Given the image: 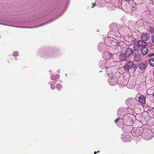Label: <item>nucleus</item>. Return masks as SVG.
Masks as SVG:
<instances>
[{
    "label": "nucleus",
    "mask_w": 154,
    "mask_h": 154,
    "mask_svg": "<svg viewBox=\"0 0 154 154\" xmlns=\"http://www.w3.org/2000/svg\"><path fill=\"white\" fill-rule=\"evenodd\" d=\"M117 74L116 73L115 75H111L110 77L111 78H109L108 80V82L110 85H114L116 84L117 82V76H116Z\"/></svg>",
    "instance_id": "f257e3e1"
},
{
    "label": "nucleus",
    "mask_w": 154,
    "mask_h": 154,
    "mask_svg": "<svg viewBox=\"0 0 154 154\" xmlns=\"http://www.w3.org/2000/svg\"><path fill=\"white\" fill-rule=\"evenodd\" d=\"M144 136L143 138L146 140H151L153 137V133L151 130H148L145 133L144 132Z\"/></svg>",
    "instance_id": "f03ea898"
},
{
    "label": "nucleus",
    "mask_w": 154,
    "mask_h": 154,
    "mask_svg": "<svg viewBox=\"0 0 154 154\" xmlns=\"http://www.w3.org/2000/svg\"><path fill=\"white\" fill-rule=\"evenodd\" d=\"M133 63L130 61L128 63L122 67L125 72L128 71L133 66Z\"/></svg>",
    "instance_id": "7ed1b4c3"
},
{
    "label": "nucleus",
    "mask_w": 154,
    "mask_h": 154,
    "mask_svg": "<svg viewBox=\"0 0 154 154\" xmlns=\"http://www.w3.org/2000/svg\"><path fill=\"white\" fill-rule=\"evenodd\" d=\"M147 66V63L143 62L140 63L138 65L139 68L142 70H145Z\"/></svg>",
    "instance_id": "20e7f679"
},
{
    "label": "nucleus",
    "mask_w": 154,
    "mask_h": 154,
    "mask_svg": "<svg viewBox=\"0 0 154 154\" xmlns=\"http://www.w3.org/2000/svg\"><path fill=\"white\" fill-rule=\"evenodd\" d=\"M135 100L134 98H129L128 99L125 101L127 105L131 106L134 105Z\"/></svg>",
    "instance_id": "39448f33"
},
{
    "label": "nucleus",
    "mask_w": 154,
    "mask_h": 154,
    "mask_svg": "<svg viewBox=\"0 0 154 154\" xmlns=\"http://www.w3.org/2000/svg\"><path fill=\"white\" fill-rule=\"evenodd\" d=\"M134 53V51L131 48H128L125 50V54L128 56V57L132 54Z\"/></svg>",
    "instance_id": "423d86ee"
},
{
    "label": "nucleus",
    "mask_w": 154,
    "mask_h": 154,
    "mask_svg": "<svg viewBox=\"0 0 154 154\" xmlns=\"http://www.w3.org/2000/svg\"><path fill=\"white\" fill-rule=\"evenodd\" d=\"M140 37L142 40L144 42L148 40L149 38V37L148 34L146 33H143L142 34Z\"/></svg>",
    "instance_id": "0eeeda50"
},
{
    "label": "nucleus",
    "mask_w": 154,
    "mask_h": 154,
    "mask_svg": "<svg viewBox=\"0 0 154 154\" xmlns=\"http://www.w3.org/2000/svg\"><path fill=\"white\" fill-rule=\"evenodd\" d=\"M142 54L143 55H146L148 52V49L146 46H143L141 49Z\"/></svg>",
    "instance_id": "6e6552de"
},
{
    "label": "nucleus",
    "mask_w": 154,
    "mask_h": 154,
    "mask_svg": "<svg viewBox=\"0 0 154 154\" xmlns=\"http://www.w3.org/2000/svg\"><path fill=\"white\" fill-rule=\"evenodd\" d=\"M112 69V67H109L106 68V74L107 75L110 77H111V76L113 75Z\"/></svg>",
    "instance_id": "1a4fd4ad"
},
{
    "label": "nucleus",
    "mask_w": 154,
    "mask_h": 154,
    "mask_svg": "<svg viewBox=\"0 0 154 154\" xmlns=\"http://www.w3.org/2000/svg\"><path fill=\"white\" fill-rule=\"evenodd\" d=\"M104 44L101 43H100L98 46V50L101 52L105 50V47Z\"/></svg>",
    "instance_id": "9d476101"
},
{
    "label": "nucleus",
    "mask_w": 154,
    "mask_h": 154,
    "mask_svg": "<svg viewBox=\"0 0 154 154\" xmlns=\"http://www.w3.org/2000/svg\"><path fill=\"white\" fill-rule=\"evenodd\" d=\"M138 101L140 104H144L145 102V98L143 95H141L138 97Z\"/></svg>",
    "instance_id": "9b49d317"
},
{
    "label": "nucleus",
    "mask_w": 154,
    "mask_h": 154,
    "mask_svg": "<svg viewBox=\"0 0 154 154\" xmlns=\"http://www.w3.org/2000/svg\"><path fill=\"white\" fill-rule=\"evenodd\" d=\"M134 59L135 62H138L141 61V58L140 55L139 54H135L134 56Z\"/></svg>",
    "instance_id": "f8f14e48"
},
{
    "label": "nucleus",
    "mask_w": 154,
    "mask_h": 154,
    "mask_svg": "<svg viewBox=\"0 0 154 154\" xmlns=\"http://www.w3.org/2000/svg\"><path fill=\"white\" fill-rule=\"evenodd\" d=\"M128 57L127 55L124 54H121L119 56L120 59L122 61L125 60H127Z\"/></svg>",
    "instance_id": "ddd939ff"
},
{
    "label": "nucleus",
    "mask_w": 154,
    "mask_h": 154,
    "mask_svg": "<svg viewBox=\"0 0 154 154\" xmlns=\"http://www.w3.org/2000/svg\"><path fill=\"white\" fill-rule=\"evenodd\" d=\"M115 122L118 125L121 124L123 123L122 118H118L115 121Z\"/></svg>",
    "instance_id": "4468645a"
},
{
    "label": "nucleus",
    "mask_w": 154,
    "mask_h": 154,
    "mask_svg": "<svg viewBox=\"0 0 154 154\" xmlns=\"http://www.w3.org/2000/svg\"><path fill=\"white\" fill-rule=\"evenodd\" d=\"M146 43L143 40H140L137 42V44L139 46L142 47L145 46L144 45Z\"/></svg>",
    "instance_id": "2eb2a0df"
},
{
    "label": "nucleus",
    "mask_w": 154,
    "mask_h": 154,
    "mask_svg": "<svg viewBox=\"0 0 154 154\" xmlns=\"http://www.w3.org/2000/svg\"><path fill=\"white\" fill-rule=\"evenodd\" d=\"M149 63L150 66H154V58L152 57L150 58L149 60Z\"/></svg>",
    "instance_id": "dca6fc26"
},
{
    "label": "nucleus",
    "mask_w": 154,
    "mask_h": 154,
    "mask_svg": "<svg viewBox=\"0 0 154 154\" xmlns=\"http://www.w3.org/2000/svg\"><path fill=\"white\" fill-rule=\"evenodd\" d=\"M123 112V111L122 110V109L121 108H119L118 110L117 114L118 115H122V113Z\"/></svg>",
    "instance_id": "f3484780"
},
{
    "label": "nucleus",
    "mask_w": 154,
    "mask_h": 154,
    "mask_svg": "<svg viewBox=\"0 0 154 154\" xmlns=\"http://www.w3.org/2000/svg\"><path fill=\"white\" fill-rule=\"evenodd\" d=\"M56 87L57 89L59 90L62 88V85L60 84H57L56 85Z\"/></svg>",
    "instance_id": "a211bd4d"
},
{
    "label": "nucleus",
    "mask_w": 154,
    "mask_h": 154,
    "mask_svg": "<svg viewBox=\"0 0 154 154\" xmlns=\"http://www.w3.org/2000/svg\"><path fill=\"white\" fill-rule=\"evenodd\" d=\"M149 31L151 33H154V29L151 26H150L149 27Z\"/></svg>",
    "instance_id": "6ab92c4d"
},
{
    "label": "nucleus",
    "mask_w": 154,
    "mask_h": 154,
    "mask_svg": "<svg viewBox=\"0 0 154 154\" xmlns=\"http://www.w3.org/2000/svg\"><path fill=\"white\" fill-rule=\"evenodd\" d=\"M110 54L108 52H105L102 54V56L103 57H104V56L106 55L109 56Z\"/></svg>",
    "instance_id": "aec40b11"
},
{
    "label": "nucleus",
    "mask_w": 154,
    "mask_h": 154,
    "mask_svg": "<svg viewBox=\"0 0 154 154\" xmlns=\"http://www.w3.org/2000/svg\"><path fill=\"white\" fill-rule=\"evenodd\" d=\"M18 55V53L17 52V51H15V52H14V53H13V56L15 57L17 56Z\"/></svg>",
    "instance_id": "412c9836"
},
{
    "label": "nucleus",
    "mask_w": 154,
    "mask_h": 154,
    "mask_svg": "<svg viewBox=\"0 0 154 154\" xmlns=\"http://www.w3.org/2000/svg\"><path fill=\"white\" fill-rule=\"evenodd\" d=\"M51 88L53 90H54L55 88V85H54L51 84Z\"/></svg>",
    "instance_id": "4be33fe9"
},
{
    "label": "nucleus",
    "mask_w": 154,
    "mask_h": 154,
    "mask_svg": "<svg viewBox=\"0 0 154 154\" xmlns=\"http://www.w3.org/2000/svg\"><path fill=\"white\" fill-rule=\"evenodd\" d=\"M102 61H100L99 63V65L101 67H103V65H102Z\"/></svg>",
    "instance_id": "5701e85b"
},
{
    "label": "nucleus",
    "mask_w": 154,
    "mask_h": 154,
    "mask_svg": "<svg viewBox=\"0 0 154 154\" xmlns=\"http://www.w3.org/2000/svg\"><path fill=\"white\" fill-rule=\"evenodd\" d=\"M151 40L152 42L154 43V35L152 37Z\"/></svg>",
    "instance_id": "b1692460"
},
{
    "label": "nucleus",
    "mask_w": 154,
    "mask_h": 154,
    "mask_svg": "<svg viewBox=\"0 0 154 154\" xmlns=\"http://www.w3.org/2000/svg\"><path fill=\"white\" fill-rule=\"evenodd\" d=\"M51 79L52 80H54L55 79L54 75H51Z\"/></svg>",
    "instance_id": "393cba45"
},
{
    "label": "nucleus",
    "mask_w": 154,
    "mask_h": 154,
    "mask_svg": "<svg viewBox=\"0 0 154 154\" xmlns=\"http://www.w3.org/2000/svg\"><path fill=\"white\" fill-rule=\"evenodd\" d=\"M55 77L57 79H59L60 77V75L58 74H57L55 75Z\"/></svg>",
    "instance_id": "a878e982"
},
{
    "label": "nucleus",
    "mask_w": 154,
    "mask_h": 154,
    "mask_svg": "<svg viewBox=\"0 0 154 154\" xmlns=\"http://www.w3.org/2000/svg\"><path fill=\"white\" fill-rule=\"evenodd\" d=\"M116 24L115 23L111 24L109 25V27L110 28L111 27H112L113 25H114Z\"/></svg>",
    "instance_id": "bb28decb"
},
{
    "label": "nucleus",
    "mask_w": 154,
    "mask_h": 154,
    "mask_svg": "<svg viewBox=\"0 0 154 154\" xmlns=\"http://www.w3.org/2000/svg\"><path fill=\"white\" fill-rule=\"evenodd\" d=\"M154 55V54H148V56H149L151 57V56H153Z\"/></svg>",
    "instance_id": "cd10ccee"
},
{
    "label": "nucleus",
    "mask_w": 154,
    "mask_h": 154,
    "mask_svg": "<svg viewBox=\"0 0 154 154\" xmlns=\"http://www.w3.org/2000/svg\"><path fill=\"white\" fill-rule=\"evenodd\" d=\"M96 5V4L94 3H93L92 4V6L91 7L92 8H93Z\"/></svg>",
    "instance_id": "c85d7f7f"
},
{
    "label": "nucleus",
    "mask_w": 154,
    "mask_h": 154,
    "mask_svg": "<svg viewBox=\"0 0 154 154\" xmlns=\"http://www.w3.org/2000/svg\"><path fill=\"white\" fill-rule=\"evenodd\" d=\"M52 83H53V82L52 81H51L49 82V83L51 85L52 84Z\"/></svg>",
    "instance_id": "c756f323"
},
{
    "label": "nucleus",
    "mask_w": 154,
    "mask_h": 154,
    "mask_svg": "<svg viewBox=\"0 0 154 154\" xmlns=\"http://www.w3.org/2000/svg\"><path fill=\"white\" fill-rule=\"evenodd\" d=\"M100 152V151H98L97 152L95 151L94 152V154H96L97 152Z\"/></svg>",
    "instance_id": "7c9ffc66"
},
{
    "label": "nucleus",
    "mask_w": 154,
    "mask_h": 154,
    "mask_svg": "<svg viewBox=\"0 0 154 154\" xmlns=\"http://www.w3.org/2000/svg\"><path fill=\"white\" fill-rule=\"evenodd\" d=\"M124 135H122V137H124Z\"/></svg>",
    "instance_id": "2f4dec72"
},
{
    "label": "nucleus",
    "mask_w": 154,
    "mask_h": 154,
    "mask_svg": "<svg viewBox=\"0 0 154 154\" xmlns=\"http://www.w3.org/2000/svg\"><path fill=\"white\" fill-rule=\"evenodd\" d=\"M153 97H154V93H153Z\"/></svg>",
    "instance_id": "473e14b6"
},
{
    "label": "nucleus",
    "mask_w": 154,
    "mask_h": 154,
    "mask_svg": "<svg viewBox=\"0 0 154 154\" xmlns=\"http://www.w3.org/2000/svg\"><path fill=\"white\" fill-rule=\"evenodd\" d=\"M122 141H125V140H122Z\"/></svg>",
    "instance_id": "72a5a7b5"
},
{
    "label": "nucleus",
    "mask_w": 154,
    "mask_h": 154,
    "mask_svg": "<svg viewBox=\"0 0 154 154\" xmlns=\"http://www.w3.org/2000/svg\"><path fill=\"white\" fill-rule=\"evenodd\" d=\"M20 28H22L23 27H20Z\"/></svg>",
    "instance_id": "f704fd0d"
}]
</instances>
